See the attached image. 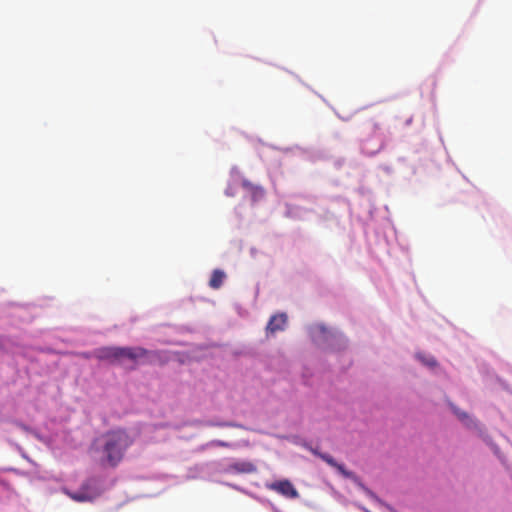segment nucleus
<instances>
[{
	"instance_id": "f257e3e1",
	"label": "nucleus",
	"mask_w": 512,
	"mask_h": 512,
	"mask_svg": "<svg viewBox=\"0 0 512 512\" xmlns=\"http://www.w3.org/2000/svg\"><path fill=\"white\" fill-rule=\"evenodd\" d=\"M100 463L103 466L116 467L123 460L127 449L133 444L134 439L125 429H115L106 432L102 438Z\"/></svg>"
},
{
	"instance_id": "f03ea898",
	"label": "nucleus",
	"mask_w": 512,
	"mask_h": 512,
	"mask_svg": "<svg viewBox=\"0 0 512 512\" xmlns=\"http://www.w3.org/2000/svg\"><path fill=\"white\" fill-rule=\"evenodd\" d=\"M164 363L162 352L143 347H120V365L135 369L139 364Z\"/></svg>"
},
{
	"instance_id": "7ed1b4c3",
	"label": "nucleus",
	"mask_w": 512,
	"mask_h": 512,
	"mask_svg": "<svg viewBox=\"0 0 512 512\" xmlns=\"http://www.w3.org/2000/svg\"><path fill=\"white\" fill-rule=\"evenodd\" d=\"M95 358L101 361H108L111 364L120 365V347H101L93 352Z\"/></svg>"
},
{
	"instance_id": "20e7f679",
	"label": "nucleus",
	"mask_w": 512,
	"mask_h": 512,
	"mask_svg": "<svg viewBox=\"0 0 512 512\" xmlns=\"http://www.w3.org/2000/svg\"><path fill=\"white\" fill-rule=\"evenodd\" d=\"M268 488L281 494L286 498L295 499L299 497L298 491L295 489V487L289 480L276 481L270 484Z\"/></svg>"
},
{
	"instance_id": "39448f33",
	"label": "nucleus",
	"mask_w": 512,
	"mask_h": 512,
	"mask_svg": "<svg viewBox=\"0 0 512 512\" xmlns=\"http://www.w3.org/2000/svg\"><path fill=\"white\" fill-rule=\"evenodd\" d=\"M65 493L74 501L77 502H90L97 497V493L92 491L90 488V482L87 481L82 484L81 488L77 492H69L65 490Z\"/></svg>"
},
{
	"instance_id": "423d86ee",
	"label": "nucleus",
	"mask_w": 512,
	"mask_h": 512,
	"mask_svg": "<svg viewBox=\"0 0 512 512\" xmlns=\"http://www.w3.org/2000/svg\"><path fill=\"white\" fill-rule=\"evenodd\" d=\"M288 317L285 313H278L273 315L266 326L267 334H275L276 332L283 331L286 328Z\"/></svg>"
},
{
	"instance_id": "0eeeda50",
	"label": "nucleus",
	"mask_w": 512,
	"mask_h": 512,
	"mask_svg": "<svg viewBox=\"0 0 512 512\" xmlns=\"http://www.w3.org/2000/svg\"><path fill=\"white\" fill-rule=\"evenodd\" d=\"M315 454L318 455L328 465L335 468L345 478L353 479L355 481L357 480V477L353 472L348 471L343 464L337 463L334 460V458L332 456H330L329 454L319 453V452H315Z\"/></svg>"
},
{
	"instance_id": "6e6552de",
	"label": "nucleus",
	"mask_w": 512,
	"mask_h": 512,
	"mask_svg": "<svg viewBox=\"0 0 512 512\" xmlns=\"http://www.w3.org/2000/svg\"><path fill=\"white\" fill-rule=\"evenodd\" d=\"M229 469L236 473H253L256 471V466L248 461H237L231 463Z\"/></svg>"
},
{
	"instance_id": "1a4fd4ad",
	"label": "nucleus",
	"mask_w": 512,
	"mask_h": 512,
	"mask_svg": "<svg viewBox=\"0 0 512 512\" xmlns=\"http://www.w3.org/2000/svg\"><path fill=\"white\" fill-rule=\"evenodd\" d=\"M225 277H226V275L222 270L215 269L212 272L211 278L209 280V286L212 289H219L222 286Z\"/></svg>"
},
{
	"instance_id": "9d476101",
	"label": "nucleus",
	"mask_w": 512,
	"mask_h": 512,
	"mask_svg": "<svg viewBox=\"0 0 512 512\" xmlns=\"http://www.w3.org/2000/svg\"><path fill=\"white\" fill-rule=\"evenodd\" d=\"M327 333V329L323 325H315L312 328V335L316 338L318 335H325Z\"/></svg>"
},
{
	"instance_id": "9b49d317",
	"label": "nucleus",
	"mask_w": 512,
	"mask_h": 512,
	"mask_svg": "<svg viewBox=\"0 0 512 512\" xmlns=\"http://www.w3.org/2000/svg\"><path fill=\"white\" fill-rule=\"evenodd\" d=\"M215 444L220 447H229V443L220 440L216 441Z\"/></svg>"
},
{
	"instance_id": "f8f14e48",
	"label": "nucleus",
	"mask_w": 512,
	"mask_h": 512,
	"mask_svg": "<svg viewBox=\"0 0 512 512\" xmlns=\"http://www.w3.org/2000/svg\"><path fill=\"white\" fill-rule=\"evenodd\" d=\"M425 364H427L429 366H435L436 365V361H435L434 358H430V359L425 361Z\"/></svg>"
},
{
	"instance_id": "ddd939ff",
	"label": "nucleus",
	"mask_w": 512,
	"mask_h": 512,
	"mask_svg": "<svg viewBox=\"0 0 512 512\" xmlns=\"http://www.w3.org/2000/svg\"><path fill=\"white\" fill-rule=\"evenodd\" d=\"M455 413L458 415L459 418L463 419L465 418L467 415L465 413H458L457 411H455Z\"/></svg>"
}]
</instances>
